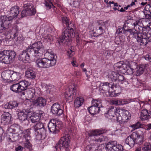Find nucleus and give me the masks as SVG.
<instances>
[{
	"label": "nucleus",
	"mask_w": 151,
	"mask_h": 151,
	"mask_svg": "<svg viewBox=\"0 0 151 151\" xmlns=\"http://www.w3.org/2000/svg\"><path fill=\"white\" fill-rule=\"evenodd\" d=\"M66 27V29L65 28V30L63 31L61 36L59 38L58 42L60 44L70 42L71 38L75 36V27L73 24L70 21Z\"/></svg>",
	"instance_id": "f257e3e1"
},
{
	"label": "nucleus",
	"mask_w": 151,
	"mask_h": 151,
	"mask_svg": "<svg viewBox=\"0 0 151 151\" xmlns=\"http://www.w3.org/2000/svg\"><path fill=\"white\" fill-rule=\"evenodd\" d=\"M35 135V139L38 140H43L46 137L47 129L44 124L39 122L33 126Z\"/></svg>",
	"instance_id": "f03ea898"
},
{
	"label": "nucleus",
	"mask_w": 151,
	"mask_h": 151,
	"mask_svg": "<svg viewBox=\"0 0 151 151\" xmlns=\"http://www.w3.org/2000/svg\"><path fill=\"white\" fill-rule=\"evenodd\" d=\"M55 57L54 55L53 58L52 57L50 59L46 58H40L39 57V58L36 61V65L38 67L42 68H48L53 66L56 63Z\"/></svg>",
	"instance_id": "7ed1b4c3"
},
{
	"label": "nucleus",
	"mask_w": 151,
	"mask_h": 151,
	"mask_svg": "<svg viewBox=\"0 0 151 151\" xmlns=\"http://www.w3.org/2000/svg\"><path fill=\"white\" fill-rule=\"evenodd\" d=\"M42 44L40 41H38L33 44L28 48L30 54L37 58L41 57L43 54Z\"/></svg>",
	"instance_id": "20e7f679"
},
{
	"label": "nucleus",
	"mask_w": 151,
	"mask_h": 151,
	"mask_svg": "<svg viewBox=\"0 0 151 151\" xmlns=\"http://www.w3.org/2000/svg\"><path fill=\"white\" fill-rule=\"evenodd\" d=\"M16 55L13 51L4 50L0 51V63L9 64L15 58Z\"/></svg>",
	"instance_id": "39448f33"
},
{
	"label": "nucleus",
	"mask_w": 151,
	"mask_h": 151,
	"mask_svg": "<svg viewBox=\"0 0 151 151\" xmlns=\"http://www.w3.org/2000/svg\"><path fill=\"white\" fill-rule=\"evenodd\" d=\"M127 31L130 33L133 38L136 39L140 45L144 46L147 45V40L145 39L144 33L140 32L138 30L134 29H128Z\"/></svg>",
	"instance_id": "423d86ee"
},
{
	"label": "nucleus",
	"mask_w": 151,
	"mask_h": 151,
	"mask_svg": "<svg viewBox=\"0 0 151 151\" xmlns=\"http://www.w3.org/2000/svg\"><path fill=\"white\" fill-rule=\"evenodd\" d=\"M13 21L11 16L9 17L5 16H1L0 18V32H2L10 28Z\"/></svg>",
	"instance_id": "0eeeda50"
},
{
	"label": "nucleus",
	"mask_w": 151,
	"mask_h": 151,
	"mask_svg": "<svg viewBox=\"0 0 151 151\" xmlns=\"http://www.w3.org/2000/svg\"><path fill=\"white\" fill-rule=\"evenodd\" d=\"M114 67L115 70L117 71L124 70V72L128 75L132 74L133 73V69L122 61L115 64Z\"/></svg>",
	"instance_id": "6e6552de"
},
{
	"label": "nucleus",
	"mask_w": 151,
	"mask_h": 151,
	"mask_svg": "<svg viewBox=\"0 0 151 151\" xmlns=\"http://www.w3.org/2000/svg\"><path fill=\"white\" fill-rule=\"evenodd\" d=\"M70 137L69 135L65 134L62 137L58 142L56 144L55 148L57 150L59 148L60 149L62 147L67 149L70 145Z\"/></svg>",
	"instance_id": "1a4fd4ad"
},
{
	"label": "nucleus",
	"mask_w": 151,
	"mask_h": 151,
	"mask_svg": "<svg viewBox=\"0 0 151 151\" xmlns=\"http://www.w3.org/2000/svg\"><path fill=\"white\" fill-rule=\"evenodd\" d=\"M32 112L29 109H24L22 111L18 114L19 119L26 125H28L29 123V119L28 117H29Z\"/></svg>",
	"instance_id": "9d476101"
},
{
	"label": "nucleus",
	"mask_w": 151,
	"mask_h": 151,
	"mask_svg": "<svg viewBox=\"0 0 151 151\" xmlns=\"http://www.w3.org/2000/svg\"><path fill=\"white\" fill-rule=\"evenodd\" d=\"M108 79L113 82H119L124 80V76L115 71H111L108 75Z\"/></svg>",
	"instance_id": "9b49d317"
},
{
	"label": "nucleus",
	"mask_w": 151,
	"mask_h": 151,
	"mask_svg": "<svg viewBox=\"0 0 151 151\" xmlns=\"http://www.w3.org/2000/svg\"><path fill=\"white\" fill-rule=\"evenodd\" d=\"M101 86L99 90L102 93H107L109 91L110 88L112 89L117 88L119 90L120 88V87L118 85H117V84H116V85H114L112 84V83H110L107 82L101 83Z\"/></svg>",
	"instance_id": "f8f14e48"
},
{
	"label": "nucleus",
	"mask_w": 151,
	"mask_h": 151,
	"mask_svg": "<svg viewBox=\"0 0 151 151\" xmlns=\"http://www.w3.org/2000/svg\"><path fill=\"white\" fill-rule=\"evenodd\" d=\"M32 55L30 54L29 50L27 47L19 54L18 59L19 60L26 63L30 61V57Z\"/></svg>",
	"instance_id": "ddd939ff"
},
{
	"label": "nucleus",
	"mask_w": 151,
	"mask_h": 151,
	"mask_svg": "<svg viewBox=\"0 0 151 151\" xmlns=\"http://www.w3.org/2000/svg\"><path fill=\"white\" fill-rule=\"evenodd\" d=\"M76 89L75 87L67 89L65 94V98L69 102L72 101L74 97L76 96Z\"/></svg>",
	"instance_id": "4468645a"
},
{
	"label": "nucleus",
	"mask_w": 151,
	"mask_h": 151,
	"mask_svg": "<svg viewBox=\"0 0 151 151\" xmlns=\"http://www.w3.org/2000/svg\"><path fill=\"white\" fill-rule=\"evenodd\" d=\"M57 125L56 121L54 119L50 120L47 125L50 132L55 134L58 132L60 127Z\"/></svg>",
	"instance_id": "2eb2a0df"
},
{
	"label": "nucleus",
	"mask_w": 151,
	"mask_h": 151,
	"mask_svg": "<svg viewBox=\"0 0 151 151\" xmlns=\"http://www.w3.org/2000/svg\"><path fill=\"white\" fill-rule=\"evenodd\" d=\"M51 111L53 114L58 116L62 115L63 112V110L61 108L59 104L55 103L51 106Z\"/></svg>",
	"instance_id": "dca6fc26"
},
{
	"label": "nucleus",
	"mask_w": 151,
	"mask_h": 151,
	"mask_svg": "<svg viewBox=\"0 0 151 151\" xmlns=\"http://www.w3.org/2000/svg\"><path fill=\"white\" fill-rule=\"evenodd\" d=\"M118 108L114 107L113 106H111L109 108L107 112L104 114L105 116L109 119H112L115 117L116 113L117 112V109Z\"/></svg>",
	"instance_id": "f3484780"
},
{
	"label": "nucleus",
	"mask_w": 151,
	"mask_h": 151,
	"mask_svg": "<svg viewBox=\"0 0 151 151\" xmlns=\"http://www.w3.org/2000/svg\"><path fill=\"white\" fill-rule=\"evenodd\" d=\"M117 112L121 114L122 116L123 122H126L130 118V114L127 110L118 108L117 109Z\"/></svg>",
	"instance_id": "a211bd4d"
},
{
	"label": "nucleus",
	"mask_w": 151,
	"mask_h": 151,
	"mask_svg": "<svg viewBox=\"0 0 151 151\" xmlns=\"http://www.w3.org/2000/svg\"><path fill=\"white\" fill-rule=\"evenodd\" d=\"M135 133H133L128 137L125 140V143L130 147H133L136 142Z\"/></svg>",
	"instance_id": "6ab92c4d"
},
{
	"label": "nucleus",
	"mask_w": 151,
	"mask_h": 151,
	"mask_svg": "<svg viewBox=\"0 0 151 151\" xmlns=\"http://www.w3.org/2000/svg\"><path fill=\"white\" fill-rule=\"evenodd\" d=\"M22 128L17 124L11 125L9 129V130L11 132L19 134H22Z\"/></svg>",
	"instance_id": "aec40b11"
},
{
	"label": "nucleus",
	"mask_w": 151,
	"mask_h": 151,
	"mask_svg": "<svg viewBox=\"0 0 151 151\" xmlns=\"http://www.w3.org/2000/svg\"><path fill=\"white\" fill-rule=\"evenodd\" d=\"M42 114L43 112L40 111L38 113H34L32 115H31L29 117L32 123H35L39 121Z\"/></svg>",
	"instance_id": "412c9836"
},
{
	"label": "nucleus",
	"mask_w": 151,
	"mask_h": 151,
	"mask_svg": "<svg viewBox=\"0 0 151 151\" xmlns=\"http://www.w3.org/2000/svg\"><path fill=\"white\" fill-rule=\"evenodd\" d=\"M12 72L11 70H6L3 71L1 74V77L2 80L4 82L10 81L11 75Z\"/></svg>",
	"instance_id": "4be33fe9"
},
{
	"label": "nucleus",
	"mask_w": 151,
	"mask_h": 151,
	"mask_svg": "<svg viewBox=\"0 0 151 151\" xmlns=\"http://www.w3.org/2000/svg\"><path fill=\"white\" fill-rule=\"evenodd\" d=\"M12 116L8 112H5L1 115V121L4 123L9 124L11 123Z\"/></svg>",
	"instance_id": "5701e85b"
},
{
	"label": "nucleus",
	"mask_w": 151,
	"mask_h": 151,
	"mask_svg": "<svg viewBox=\"0 0 151 151\" xmlns=\"http://www.w3.org/2000/svg\"><path fill=\"white\" fill-rule=\"evenodd\" d=\"M46 102V99L42 97H39L33 101V104L36 106L42 107L45 105Z\"/></svg>",
	"instance_id": "b1692460"
},
{
	"label": "nucleus",
	"mask_w": 151,
	"mask_h": 151,
	"mask_svg": "<svg viewBox=\"0 0 151 151\" xmlns=\"http://www.w3.org/2000/svg\"><path fill=\"white\" fill-rule=\"evenodd\" d=\"M143 33L145 35V39L147 40V44L148 42H151V28L149 27L144 28Z\"/></svg>",
	"instance_id": "393cba45"
},
{
	"label": "nucleus",
	"mask_w": 151,
	"mask_h": 151,
	"mask_svg": "<svg viewBox=\"0 0 151 151\" xmlns=\"http://www.w3.org/2000/svg\"><path fill=\"white\" fill-rule=\"evenodd\" d=\"M150 113L145 109L142 110L140 115V118L142 121L147 120L150 118Z\"/></svg>",
	"instance_id": "a878e982"
},
{
	"label": "nucleus",
	"mask_w": 151,
	"mask_h": 151,
	"mask_svg": "<svg viewBox=\"0 0 151 151\" xmlns=\"http://www.w3.org/2000/svg\"><path fill=\"white\" fill-rule=\"evenodd\" d=\"M136 142L139 144L141 145L143 142L144 139V134L143 132L142 131L139 130L135 133Z\"/></svg>",
	"instance_id": "bb28decb"
},
{
	"label": "nucleus",
	"mask_w": 151,
	"mask_h": 151,
	"mask_svg": "<svg viewBox=\"0 0 151 151\" xmlns=\"http://www.w3.org/2000/svg\"><path fill=\"white\" fill-rule=\"evenodd\" d=\"M133 25L134 26V28L135 30H137L139 32L141 30L142 31V32L143 33V30L144 28H147V27H143V25L141 22L138 21H136L133 24Z\"/></svg>",
	"instance_id": "cd10ccee"
},
{
	"label": "nucleus",
	"mask_w": 151,
	"mask_h": 151,
	"mask_svg": "<svg viewBox=\"0 0 151 151\" xmlns=\"http://www.w3.org/2000/svg\"><path fill=\"white\" fill-rule=\"evenodd\" d=\"M149 4L147 5L143 11L145 17L147 19H151V7Z\"/></svg>",
	"instance_id": "c85d7f7f"
},
{
	"label": "nucleus",
	"mask_w": 151,
	"mask_h": 151,
	"mask_svg": "<svg viewBox=\"0 0 151 151\" xmlns=\"http://www.w3.org/2000/svg\"><path fill=\"white\" fill-rule=\"evenodd\" d=\"M18 104L16 101H11L5 105L4 108L5 109H12L17 107Z\"/></svg>",
	"instance_id": "c756f323"
},
{
	"label": "nucleus",
	"mask_w": 151,
	"mask_h": 151,
	"mask_svg": "<svg viewBox=\"0 0 151 151\" xmlns=\"http://www.w3.org/2000/svg\"><path fill=\"white\" fill-rule=\"evenodd\" d=\"M19 13V8L17 6L12 7L10 9V14L11 15L10 16H11L12 18V20L13 18L17 17Z\"/></svg>",
	"instance_id": "7c9ffc66"
},
{
	"label": "nucleus",
	"mask_w": 151,
	"mask_h": 151,
	"mask_svg": "<svg viewBox=\"0 0 151 151\" xmlns=\"http://www.w3.org/2000/svg\"><path fill=\"white\" fill-rule=\"evenodd\" d=\"M100 110V108L93 105H92L91 106L88 107V109L89 112L92 115H93L98 113Z\"/></svg>",
	"instance_id": "2f4dec72"
},
{
	"label": "nucleus",
	"mask_w": 151,
	"mask_h": 151,
	"mask_svg": "<svg viewBox=\"0 0 151 151\" xmlns=\"http://www.w3.org/2000/svg\"><path fill=\"white\" fill-rule=\"evenodd\" d=\"M25 76L28 79H35L36 77V73L32 69L27 70L25 72Z\"/></svg>",
	"instance_id": "473e14b6"
},
{
	"label": "nucleus",
	"mask_w": 151,
	"mask_h": 151,
	"mask_svg": "<svg viewBox=\"0 0 151 151\" xmlns=\"http://www.w3.org/2000/svg\"><path fill=\"white\" fill-rule=\"evenodd\" d=\"M10 89L16 93H19L22 92L18 82L16 83L13 84L10 86Z\"/></svg>",
	"instance_id": "72a5a7b5"
},
{
	"label": "nucleus",
	"mask_w": 151,
	"mask_h": 151,
	"mask_svg": "<svg viewBox=\"0 0 151 151\" xmlns=\"http://www.w3.org/2000/svg\"><path fill=\"white\" fill-rule=\"evenodd\" d=\"M31 129V128H30L24 131H22V134H23V137L26 141H29L31 139V137L30 135V131Z\"/></svg>",
	"instance_id": "f704fd0d"
},
{
	"label": "nucleus",
	"mask_w": 151,
	"mask_h": 151,
	"mask_svg": "<svg viewBox=\"0 0 151 151\" xmlns=\"http://www.w3.org/2000/svg\"><path fill=\"white\" fill-rule=\"evenodd\" d=\"M18 82L20 85L22 91L26 90H27L28 89V87L29 85V83L28 82L25 80H22L20 82Z\"/></svg>",
	"instance_id": "c9c22d12"
},
{
	"label": "nucleus",
	"mask_w": 151,
	"mask_h": 151,
	"mask_svg": "<svg viewBox=\"0 0 151 151\" xmlns=\"http://www.w3.org/2000/svg\"><path fill=\"white\" fill-rule=\"evenodd\" d=\"M27 7L26 9L29 16L35 14L36 10L32 4H28Z\"/></svg>",
	"instance_id": "e433bc0d"
},
{
	"label": "nucleus",
	"mask_w": 151,
	"mask_h": 151,
	"mask_svg": "<svg viewBox=\"0 0 151 151\" xmlns=\"http://www.w3.org/2000/svg\"><path fill=\"white\" fill-rule=\"evenodd\" d=\"M84 102V99L82 98L77 97L74 102V105L76 108L81 106Z\"/></svg>",
	"instance_id": "4c0bfd02"
},
{
	"label": "nucleus",
	"mask_w": 151,
	"mask_h": 151,
	"mask_svg": "<svg viewBox=\"0 0 151 151\" xmlns=\"http://www.w3.org/2000/svg\"><path fill=\"white\" fill-rule=\"evenodd\" d=\"M114 92H110L108 91L107 93H107V95L111 97L116 96H118L121 93L120 88V90L119 89L117 88H114Z\"/></svg>",
	"instance_id": "58836bf2"
},
{
	"label": "nucleus",
	"mask_w": 151,
	"mask_h": 151,
	"mask_svg": "<svg viewBox=\"0 0 151 151\" xmlns=\"http://www.w3.org/2000/svg\"><path fill=\"white\" fill-rule=\"evenodd\" d=\"M12 72L11 75L10 81H13L19 80L20 77V73L18 72H14L13 70H12Z\"/></svg>",
	"instance_id": "ea45409f"
},
{
	"label": "nucleus",
	"mask_w": 151,
	"mask_h": 151,
	"mask_svg": "<svg viewBox=\"0 0 151 151\" xmlns=\"http://www.w3.org/2000/svg\"><path fill=\"white\" fill-rule=\"evenodd\" d=\"M27 96L29 99L33 98L35 95V90L33 88L28 89L26 91Z\"/></svg>",
	"instance_id": "a19ab883"
},
{
	"label": "nucleus",
	"mask_w": 151,
	"mask_h": 151,
	"mask_svg": "<svg viewBox=\"0 0 151 151\" xmlns=\"http://www.w3.org/2000/svg\"><path fill=\"white\" fill-rule=\"evenodd\" d=\"M105 132L104 129H97L92 131L90 133V136H96Z\"/></svg>",
	"instance_id": "79ce46f5"
},
{
	"label": "nucleus",
	"mask_w": 151,
	"mask_h": 151,
	"mask_svg": "<svg viewBox=\"0 0 151 151\" xmlns=\"http://www.w3.org/2000/svg\"><path fill=\"white\" fill-rule=\"evenodd\" d=\"M117 142L116 141H111L108 142L106 144L105 149L106 150H108V151H109L111 148L116 145Z\"/></svg>",
	"instance_id": "37998d69"
},
{
	"label": "nucleus",
	"mask_w": 151,
	"mask_h": 151,
	"mask_svg": "<svg viewBox=\"0 0 151 151\" xmlns=\"http://www.w3.org/2000/svg\"><path fill=\"white\" fill-rule=\"evenodd\" d=\"M20 134L13 133L11 134L10 135H9V138L13 142L16 141L20 138Z\"/></svg>",
	"instance_id": "c03bdc74"
},
{
	"label": "nucleus",
	"mask_w": 151,
	"mask_h": 151,
	"mask_svg": "<svg viewBox=\"0 0 151 151\" xmlns=\"http://www.w3.org/2000/svg\"><path fill=\"white\" fill-rule=\"evenodd\" d=\"M111 102L113 104L118 105H123L129 103L127 101H122L120 100H112L111 101Z\"/></svg>",
	"instance_id": "a18cd8bd"
},
{
	"label": "nucleus",
	"mask_w": 151,
	"mask_h": 151,
	"mask_svg": "<svg viewBox=\"0 0 151 151\" xmlns=\"http://www.w3.org/2000/svg\"><path fill=\"white\" fill-rule=\"evenodd\" d=\"M43 41L45 42H51L53 40V36L50 34L45 35L44 34L43 35Z\"/></svg>",
	"instance_id": "49530a36"
},
{
	"label": "nucleus",
	"mask_w": 151,
	"mask_h": 151,
	"mask_svg": "<svg viewBox=\"0 0 151 151\" xmlns=\"http://www.w3.org/2000/svg\"><path fill=\"white\" fill-rule=\"evenodd\" d=\"M45 5L47 9H50L52 7V6L53 7V9L54 11V12H55V10L56 9V8L54 7L52 2L50 1V0L45 1Z\"/></svg>",
	"instance_id": "de8ad7c7"
},
{
	"label": "nucleus",
	"mask_w": 151,
	"mask_h": 151,
	"mask_svg": "<svg viewBox=\"0 0 151 151\" xmlns=\"http://www.w3.org/2000/svg\"><path fill=\"white\" fill-rule=\"evenodd\" d=\"M135 71V73L137 76H139L142 74L144 71L143 66H141V65H140L138 67L136 68Z\"/></svg>",
	"instance_id": "09e8293b"
},
{
	"label": "nucleus",
	"mask_w": 151,
	"mask_h": 151,
	"mask_svg": "<svg viewBox=\"0 0 151 151\" xmlns=\"http://www.w3.org/2000/svg\"><path fill=\"white\" fill-rule=\"evenodd\" d=\"M116 119L114 118L113 120H116V121L118 122L122 123L123 122H123V120L122 119V116L121 115V114H119V112L116 113Z\"/></svg>",
	"instance_id": "8fccbe9b"
},
{
	"label": "nucleus",
	"mask_w": 151,
	"mask_h": 151,
	"mask_svg": "<svg viewBox=\"0 0 151 151\" xmlns=\"http://www.w3.org/2000/svg\"><path fill=\"white\" fill-rule=\"evenodd\" d=\"M92 104L100 108V106H101V99H98L93 100Z\"/></svg>",
	"instance_id": "3c124183"
},
{
	"label": "nucleus",
	"mask_w": 151,
	"mask_h": 151,
	"mask_svg": "<svg viewBox=\"0 0 151 151\" xmlns=\"http://www.w3.org/2000/svg\"><path fill=\"white\" fill-rule=\"evenodd\" d=\"M123 149L122 146L121 145H117L113 147L109 151H123Z\"/></svg>",
	"instance_id": "603ef678"
},
{
	"label": "nucleus",
	"mask_w": 151,
	"mask_h": 151,
	"mask_svg": "<svg viewBox=\"0 0 151 151\" xmlns=\"http://www.w3.org/2000/svg\"><path fill=\"white\" fill-rule=\"evenodd\" d=\"M107 137L106 136L101 135L97 137L94 140L95 141L97 142L98 143H100L102 142L105 141Z\"/></svg>",
	"instance_id": "864d4df0"
},
{
	"label": "nucleus",
	"mask_w": 151,
	"mask_h": 151,
	"mask_svg": "<svg viewBox=\"0 0 151 151\" xmlns=\"http://www.w3.org/2000/svg\"><path fill=\"white\" fill-rule=\"evenodd\" d=\"M80 3V1L79 0H75L73 1L70 4L73 7L78 8L79 7Z\"/></svg>",
	"instance_id": "5fc2aeb1"
},
{
	"label": "nucleus",
	"mask_w": 151,
	"mask_h": 151,
	"mask_svg": "<svg viewBox=\"0 0 151 151\" xmlns=\"http://www.w3.org/2000/svg\"><path fill=\"white\" fill-rule=\"evenodd\" d=\"M143 150L147 151L151 150V143H145Z\"/></svg>",
	"instance_id": "6e6d98bb"
},
{
	"label": "nucleus",
	"mask_w": 151,
	"mask_h": 151,
	"mask_svg": "<svg viewBox=\"0 0 151 151\" xmlns=\"http://www.w3.org/2000/svg\"><path fill=\"white\" fill-rule=\"evenodd\" d=\"M124 29V26L123 27H119L118 29L116 30V32L118 34L121 33H125L126 32H127V29Z\"/></svg>",
	"instance_id": "4d7b16f0"
},
{
	"label": "nucleus",
	"mask_w": 151,
	"mask_h": 151,
	"mask_svg": "<svg viewBox=\"0 0 151 151\" xmlns=\"http://www.w3.org/2000/svg\"><path fill=\"white\" fill-rule=\"evenodd\" d=\"M97 32L98 33L97 36L101 35L104 32V29L102 28L101 26H100L99 27L98 29L97 30Z\"/></svg>",
	"instance_id": "13d9d810"
},
{
	"label": "nucleus",
	"mask_w": 151,
	"mask_h": 151,
	"mask_svg": "<svg viewBox=\"0 0 151 151\" xmlns=\"http://www.w3.org/2000/svg\"><path fill=\"white\" fill-rule=\"evenodd\" d=\"M62 22L63 24H65L66 26L69 22V19L67 17H63L61 18Z\"/></svg>",
	"instance_id": "bf43d9fd"
},
{
	"label": "nucleus",
	"mask_w": 151,
	"mask_h": 151,
	"mask_svg": "<svg viewBox=\"0 0 151 151\" xmlns=\"http://www.w3.org/2000/svg\"><path fill=\"white\" fill-rule=\"evenodd\" d=\"M24 147L25 148L31 149L32 148V145L30 143L29 141H26L24 143Z\"/></svg>",
	"instance_id": "052dcab7"
},
{
	"label": "nucleus",
	"mask_w": 151,
	"mask_h": 151,
	"mask_svg": "<svg viewBox=\"0 0 151 151\" xmlns=\"http://www.w3.org/2000/svg\"><path fill=\"white\" fill-rule=\"evenodd\" d=\"M141 124L139 122H137L136 124H133L132 125V127L134 129H137L141 127Z\"/></svg>",
	"instance_id": "680f3d73"
},
{
	"label": "nucleus",
	"mask_w": 151,
	"mask_h": 151,
	"mask_svg": "<svg viewBox=\"0 0 151 151\" xmlns=\"http://www.w3.org/2000/svg\"><path fill=\"white\" fill-rule=\"evenodd\" d=\"M27 16H29L28 13L26 8L22 11L21 13V17H26Z\"/></svg>",
	"instance_id": "e2e57ef3"
},
{
	"label": "nucleus",
	"mask_w": 151,
	"mask_h": 151,
	"mask_svg": "<svg viewBox=\"0 0 151 151\" xmlns=\"http://www.w3.org/2000/svg\"><path fill=\"white\" fill-rule=\"evenodd\" d=\"M4 133V130L3 129L0 127V142L2 141L4 139V137L3 134Z\"/></svg>",
	"instance_id": "0e129e2a"
},
{
	"label": "nucleus",
	"mask_w": 151,
	"mask_h": 151,
	"mask_svg": "<svg viewBox=\"0 0 151 151\" xmlns=\"http://www.w3.org/2000/svg\"><path fill=\"white\" fill-rule=\"evenodd\" d=\"M67 53V55L69 56V57H72L74 54V51H72L71 49H69L68 50Z\"/></svg>",
	"instance_id": "69168bd1"
},
{
	"label": "nucleus",
	"mask_w": 151,
	"mask_h": 151,
	"mask_svg": "<svg viewBox=\"0 0 151 151\" xmlns=\"http://www.w3.org/2000/svg\"><path fill=\"white\" fill-rule=\"evenodd\" d=\"M103 54L106 57H110L111 55L109 51L108 50H106Z\"/></svg>",
	"instance_id": "338daca9"
},
{
	"label": "nucleus",
	"mask_w": 151,
	"mask_h": 151,
	"mask_svg": "<svg viewBox=\"0 0 151 151\" xmlns=\"http://www.w3.org/2000/svg\"><path fill=\"white\" fill-rule=\"evenodd\" d=\"M144 58L146 60H148L151 62V55H147L145 56Z\"/></svg>",
	"instance_id": "774afa93"
}]
</instances>
